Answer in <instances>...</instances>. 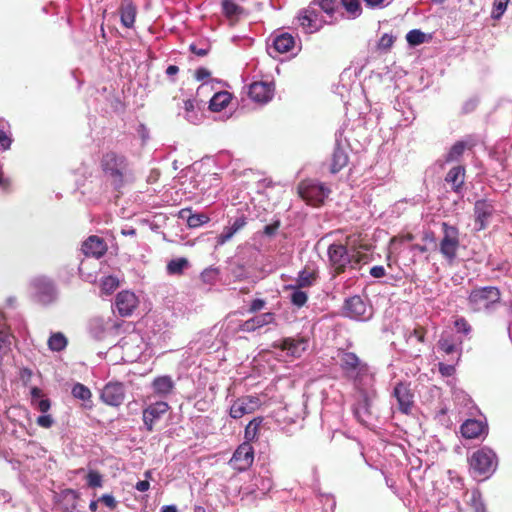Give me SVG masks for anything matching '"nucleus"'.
<instances>
[{"instance_id":"1","label":"nucleus","mask_w":512,"mask_h":512,"mask_svg":"<svg viewBox=\"0 0 512 512\" xmlns=\"http://www.w3.org/2000/svg\"><path fill=\"white\" fill-rule=\"evenodd\" d=\"M100 169L111 187L120 192L132 177V166L128 157L115 150L104 152L99 161Z\"/></svg>"},{"instance_id":"2","label":"nucleus","mask_w":512,"mask_h":512,"mask_svg":"<svg viewBox=\"0 0 512 512\" xmlns=\"http://www.w3.org/2000/svg\"><path fill=\"white\" fill-rule=\"evenodd\" d=\"M328 257L331 267L334 269L335 274L343 273L347 266L355 269L361 263H367L369 257L365 253L353 251L349 254L346 246L342 244H331L328 248Z\"/></svg>"},{"instance_id":"3","label":"nucleus","mask_w":512,"mask_h":512,"mask_svg":"<svg viewBox=\"0 0 512 512\" xmlns=\"http://www.w3.org/2000/svg\"><path fill=\"white\" fill-rule=\"evenodd\" d=\"M468 463L472 475L486 479L497 467V456L492 449L483 447L472 453Z\"/></svg>"},{"instance_id":"4","label":"nucleus","mask_w":512,"mask_h":512,"mask_svg":"<svg viewBox=\"0 0 512 512\" xmlns=\"http://www.w3.org/2000/svg\"><path fill=\"white\" fill-rule=\"evenodd\" d=\"M441 230L442 238L439 242V252L449 264H453L460 247L459 229L447 222H442Z\"/></svg>"},{"instance_id":"5","label":"nucleus","mask_w":512,"mask_h":512,"mask_svg":"<svg viewBox=\"0 0 512 512\" xmlns=\"http://www.w3.org/2000/svg\"><path fill=\"white\" fill-rule=\"evenodd\" d=\"M501 300V292L497 287L486 286L473 289L468 296L470 308L479 312L491 308Z\"/></svg>"},{"instance_id":"6","label":"nucleus","mask_w":512,"mask_h":512,"mask_svg":"<svg viewBox=\"0 0 512 512\" xmlns=\"http://www.w3.org/2000/svg\"><path fill=\"white\" fill-rule=\"evenodd\" d=\"M297 190L299 196L312 206L322 205L330 193V189L323 183L312 179L301 181Z\"/></svg>"},{"instance_id":"7","label":"nucleus","mask_w":512,"mask_h":512,"mask_svg":"<svg viewBox=\"0 0 512 512\" xmlns=\"http://www.w3.org/2000/svg\"><path fill=\"white\" fill-rule=\"evenodd\" d=\"M338 357L340 368L346 378L356 380L367 373V364L361 361L354 352L341 350Z\"/></svg>"},{"instance_id":"8","label":"nucleus","mask_w":512,"mask_h":512,"mask_svg":"<svg viewBox=\"0 0 512 512\" xmlns=\"http://www.w3.org/2000/svg\"><path fill=\"white\" fill-rule=\"evenodd\" d=\"M298 21L307 33L317 32L327 23L320 15L317 7L313 6L312 2L307 8L299 12Z\"/></svg>"},{"instance_id":"9","label":"nucleus","mask_w":512,"mask_h":512,"mask_svg":"<svg viewBox=\"0 0 512 512\" xmlns=\"http://www.w3.org/2000/svg\"><path fill=\"white\" fill-rule=\"evenodd\" d=\"M393 396L398 403V409L403 414H410L414 407V391L410 382L401 381L396 383L393 389Z\"/></svg>"},{"instance_id":"10","label":"nucleus","mask_w":512,"mask_h":512,"mask_svg":"<svg viewBox=\"0 0 512 512\" xmlns=\"http://www.w3.org/2000/svg\"><path fill=\"white\" fill-rule=\"evenodd\" d=\"M254 462V449L248 442L240 444L232 455L229 465L239 471L248 470Z\"/></svg>"},{"instance_id":"11","label":"nucleus","mask_w":512,"mask_h":512,"mask_svg":"<svg viewBox=\"0 0 512 512\" xmlns=\"http://www.w3.org/2000/svg\"><path fill=\"white\" fill-rule=\"evenodd\" d=\"M170 406L165 401H157L148 405L142 412L144 426L148 432L154 430L155 424L165 415Z\"/></svg>"},{"instance_id":"12","label":"nucleus","mask_w":512,"mask_h":512,"mask_svg":"<svg viewBox=\"0 0 512 512\" xmlns=\"http://www.w3.org/2000/svg\"><path fill=\"white\" fill-rule=\"evenodd\" d=\"M495 211L496 210L492 201L482 199L475 202L474 216L475 227L477 231L484 230L488 227Z\"/></svg>"},{"instance_id":"13","label":"nucleus","mask_w":512,"mask_h":512,"mask_svg":"<svg viewBox=\"0 0 512 512\" xmlns=\"http://www.w3.org/2000/svg\"><path fill=\"white\" fill-rule=\"evenodd\" d=\"M260 406V399L256 396H243L236 399L230 407L229 414L234 419H240L251 414Z\"/></svg>"},{"instance_id":"14","label":"nucleus","mask_w":512,"mask_h":512,"mask_svg":"<svg viewBox=\"0 0 512 512\" xmlns=\"http://www.w3.org/2000/svg\"><path fill=\"white\" fill-rule=\"evenodd\" d=\"M343 315L352 319H368L371 315L366 303L358 296H352L345 300Z\"/></svg>"},{"instance_id":"15","label":"nucleus","mask_w":512,"mask_h":512,"mask_svg":"<svg viewBox=\"0 0 512 512\" xmlns=\"http://www.w3.org/2000/svg\"><path fill=\"white\" fill-rule=\"evenodd\" d=\"M100 398L109 406H120L125 398L124 385L120 382L107 383L101 392Z\"/></svg>"},{"instance_id":"16","label":"nucleus","mask_w":512,"mask_h":512,"mask_svg":"<svg viewBox=\"0 0 512 512\" xmlns=\"http://www.w3.org/2000/svg\"><path fill=\"white\" fill-rule=\"evenodd\" d=\"M138 298L137 296L127 290H123L116 295L115 298V307L122 317L131 316L134 310L138 307Z\"/></svg>"},{"instance_id":"17","label":"nucleus","mask_w":512,"mask_h":512,"mask_svg":"<svg viewBox=\"0 0 512 512\" xmlns=\"http://www.w3.org/2000/svg\"><path fill=\"white\" fill-rule=\"evenodd\" d=\"M107 244L103 238L91 235L82 243V252L87 257H94L99 259L103 257L107 252Z\"/></svg>"},{"instance_id":"18","label":"nucleus","mask_w":512,"mask_h":512,"mask_svg":"<svg viewBox=\"0 0 512 512\" xmlns=\"http://www.w3.org/2000/svg\"><path fill=\"white\" fill-rule=\"evenodd\" d=\"M275 87L268 82H254L249 87V96L259 103H267L274 95Z\"/></svg>"},{"instance_id":"19","label":"nucleus","mask_w":512,"mask_h":512,"mask_svg":"<svg viewBox=\"0 0 512 512\" xmlns=\"http://www.w3.org/2000/svg\"><path fill=\"white\" fill-rule=\"evenodd\" d=\"M460 432L465 439H476L488 433V426L477 419H467L460 427Z\"/></svg>"},{"instance_id":"20","label":"nucleus","mask_w":512,"mask_h":512,"mask_svg":"<svg viewBox=\"0 0 512 512\" xmlns=\"http://www.w3.org/2000/svg\"><path fill=\"white\" fill-rule=\"evenodd\" d=\"M466 168L463 165L452 167L445 176V182L451 186V190L457 194L464 188Z\"/></svg>"},{"instance_id":"21","label":"nucleus","mask_w":512,"mask_h":512,"mask_svg":"<svg viewBox=\"0 0 512 512\" xmlns=\"http://www.w3.org/2000/svg\"><path fill=\"white\" fill-rule=\"evenodd\" d=\"M275 320L274 313L266 312L257 316H254L244 322H242L239 326V330L244 332H253L261 327L269 325L273 323Z\"/></svg>"},{"instance_id":"22","label":"nucleus","mask_w":512,"mask_h":512,"mask_svg":"<svg viewBox=\"0 0 512 512\" xmlns=\"http://www.w3.org/2000/svg\"><path fill=\"white\" fill-rule=\"evenodd\" d=\"M306 340L304 338H284L279 344H274L273 347L279 348L283 351H288L294 357H300L301 353L306 349Z\"/></svg>"},{"instance_id":"23","label":"nucleus","mask_w":512,"mask_h":512,"mask_svg":"<svg viewBox=\"0 0 512 512\" xmlns=\"http://www.w3.org/2000/svg\"><path fill=\"white\" fill-rule=\"evenodd\" d=\"M119 13L121 24L126 28H132L134 26L137 15V6L133 3V1L122 0L119 7Z\"/></svg>"},{"instance_id":"24","label":"nucleus","mask_w":512,"mask_h":512,"mask_svg":"<svg viewBox=\"0 0 512 512\" xmlns=\"http://www.w3.org/2000/svg\"><path fill=\"white\" fill-rule=\"evenodd\" d=\"M154 393L160 397L171 394L175 388L173 379L168 375L158 376L151 383Z\"/></svg>"},{"instance_id":"25","label":"nucleus","mask_w":512,"mask_h":512,"mask_svg":"<svg viewBox=\"0 0 512 512\" xmlns=\"http://www.w3.org/2000/svg\"><path fill=\"white\" fill-rule=\"evenodd\" d=\"M179 218L185 219L189 228H198L210 221L205 213H192L190 208L181 209Z\"/></svg>"},{"instance_id":"26","label":"nucleus","mask_w":512,"mask_h":512,"mask_svg":"<svg viewBox=\"0 0 512 512\" xmlns=\"http://www.w3.org/2000/svg\"><path fill=\"white\" fill-rule=\"evenodd\" d=\"M475 143L472 140H461L455 142L448 153L445 155V163L458 161L466 149H472Z\"/></svg>"},{"instance_id":"27","label":"nucleus","mask_w":512,"mask_h":512,"mask_svg":"<svg viewBox=\"0 0 512 512\" xmlns=\"http://www.w3.org/2000/svg\"><path fill=\"white\" fill-rule=\"evenodd\" d=\"M318 274L315 269L306 266L301 270L296 279L295 285H288L286 288H306L312 286L317 280Z\"/></svg>"},{"instance_id":"28","label":"nucleus","mask_w":512,"mask_h":512,"mask_svg":"<svg viewBox=\"0 0 512 512\" xmlns=\"http://www.w3.org/2000/svg\"><path fill=\"white\" fill-rule=\"evenodd\" d=\"M349 157L347 152L339 145H337L332 154L330 165V172L335 174L347 166Z\"/></svg>"},{"instance_id":"29","label":"nucleus","mask_w":512,"mask_h":512,"mask_svg":"<svg viewBox=\"0 0 512 512\" xmlns=\"http://www.w3.org/2000/svg\"><path fill=\"white\" fill-rule=\"evenodd\" d=\"M295 46V39L290 33H282L273 39V48L278 53H287Z\"/></svg>"},{"instance_id":"30","label":"nucleus","mask_w":512,"mask_h":512,"mask_svg":"<svg viewBox=\"0 0 512 512\" xmlns=\"http://www.w3.org/2000/svg\"><path fill=\"white\" fill-rule=\"evenodd\" d=\"M231 100L232 95L228 91L217 92L209 102V109L213 112H220L229 105Z\"/></svg>"},{"instance_id":"31","label":"nucleus","mask_w":512,"mask_h":512,"mask_svg":"<svg viewBox=\"0 0 512 512\" xmlns=\"http://www.w3.org/2000/svg\"><path fill=\"white\" fill-rule=\"evenodd\" d=\"M199 107L196 99H187L184 101L185 119L190 123L197 124L200 122Z\"/></svg>"},{"instance_id":"32","label":"nucleus","mask_w":512,"mask_h":512,"mask_svg":"<svg viewBox=\"0 0 512 512\" xmlns=\"http://www.w3.org/2000/svg\"><path fill=\"white\" fill-rule=\"evenodd\" d=\"M71 393L74 398L84 402L85 407L92 406V393L90 389L82 383H75L72 387Z\"/></svg>"},{"instance_id":"33","label":"nucleus","mask_w":512,"mask_h":512,"mask_svg":"<svg viewBox=\"0 0 512 512\" xmlns=\"http://www.w3.org/2000/svg\"><path fill=\"white\" fill-rule=\"evenodd\" d=\"M262 422V417H256L247 424L244 431L245 442L250 443L258 439L259 430Z\"/></svg>"},{"instance_id":"34","label":"nucleus","mask_w":512,"mask_h":512,"mask_svg":"<svg viewBox=\"0 0 512 512\" xmlns=\"http://www.w3.org/2000/svg\"><path fill=\"white\" fill-rule=\"evenodd\" d=\"M370 400L365 395L361 401L354 407L353 412L357 420L364 424L367 423V417L370 415Z\"/></svg>"},{"instance_id":"35","label":"nucleus","mask_w":512,"mask_h":512,"mask_svg":"<svg viewBox=\"0 0 512 512\" xmlns=\"http://www.w3.org/2000/svg\"><path fill=\"white\" fill-rule=\"evenodd\" d=\"M221 5L223 14L230 20L237 19L244 12V9L233 0H222Z\"/></svg>"},{"instance_id":"36","label":"nucleus","mask_w":512,"mask_h":512,"mask_svg":"<svg viewBox=\"0 0 512 512\" xmlns=\"http://www.w3.org/2000/svg\"><path fill=\"white\" fill-rule=\"evenodd\" d=\"M47 344L51 351L60 352L67 347L68 340L63 333L55 332L51 334Z\"/></svg>"},{"instance_id":"37","label":"nucleus","mask_w":512,"mask_h":512,"mask_svg":"<svg viewBox=\"0 0 512 512\" xmlns=\"http://www.w3.org/2000/svg\"><path fill=\"white\" fill-rule=\"evenodd\" d=\"M35 287L43 300H51L54 295V286L50 281L38 280Z\"/></svg>"},{"instance_id":"38","label":"nucleus","mask_w":512,"mask_h":512,"mask_svg":"<svg viewBox=\"0 0 512 512\" xmlns=\"http://www.w3.org/2000/svg\"><path fill=\"white\" fill-rule=\"evenodd\" d=\"M119 279L115 276L109 275L101 279V291L106 294H112L119 287Z\"/></svg>"},{"instance_id":"39","label":"nucleus","mask_w":512,"mask_h":512,"mask_svg":"<svg viewBox=\"0 0 512 512\" xmlns=\"http://www.w3.org/2000/svg\"><path fill=\"white\" fill-rule=\"evenodd\" d=\"M312 4L326 13L329 17H333L338 8L336 0H313Z\"/></svg>"},{"instance_id":"40","label":"nucleus","mask_w":512,"mask_h":512,"mask_svg":"<svg viewBox=\"0 0 512 512\" xmlns=\"http://www.w3.org/2000/svg\"><path fill=\"white\" fill-rule=\"evenodd\" d=\"M12 338L13 336L6 328L0 329V361L10 351Z\"/></svg>"},{"instance_id":"41","label":"nucleus","mask_w":512,"mask_h":512,"mask_svg":"<svg viewBox=\"0 0 512 512\" xmlns=\"http://www.w3.org/2000/svg\"><path fill=\"white\" fill-rule=\"evenodd\" d=\"M187 266L188 260L186 258L173 259L167 264V272L171 275H180Z\"/></svg>"},{"instance_id":"42","label":"nucleus","mask_w":512,"mask_h":512,"mask_svg":"<svg viewBox=\"0 0 512 512\" xmlns=\"http://www.w3.org/2000/svg\"><path fill=\"white\" fill-rule=\"evenodd\" d=\"M293 290L290 300L291 303L297 307H302L306 304L308 300V295L306 292L302 291L301 288H290Z\"/></svg>"},{"instance_id":"43","label":"nucleus","mask_w":512,"mask_h":512,"mask_svg":"<svg viewBox=\"0 0 512 512\" xmlns=\"http://www.w3.org/2000/svg\"><path fill=\"white\" fill-rule=\"evenodd\" d=\"M407 42L412 46H417L425 42L426 35L420 30L414 29L407 33Z\"/></svg>"},{"instance_id":"44","label":"nucleus","mask_w":512,"mask_h":512,"mask_svg":"<svg viewBox=\"0 0 512 512\" xmlns=\"http://www.w3.org/2000/svg\"><path fill=\"white\" fill-rule=\"evenodd\" d=\"M340 1H341L342 6L345 8V10L352 16L356 17L361 14L362 9H361L359 0H340Z\"/></svg>"},{"instance_id":"45","label":"nucleus","mask_w":512,"mask_h":512,"mask_svg":"<svg viewBox=\"0 0 512 512\" xmlns=\"http://www.w3.org/2000/svg\"><path fill=\"white\" fill-rule=\"evenodd\" d=\"M87 484L89 487L97 488L102 486V476L97 471H90L87 474Z\"/></svg>"},{"instance_id":"46","label":"nucleus","mask_w":512,"mask_h":512,"mask_svg":"<svg viewBox=\"0 0 512 512\" xmlns=\"http://www.w3.org/2000/svg\"><path fill=\"white\" fill-rule=\"evenodd\" d=\"M218 276V270L215 268H207L201 273V280L206 284H213Z\"/></svg>"},{"instance_id":"47","label":"nucleus","mask_w":512,"mask_h":512,"mask_svg":"<svg viewBox=\"0 0 512 512\" xmlns=\"http://www.w3.org/2000/svg\"><path fill=\"white\" fill-rule=\"evenodd\" d=\"M236 234L235 231L231 228V226H227L223 229V232L217 236L216 243L218 246H221L225 244L227 241H229L234 235Z\"/></svg>"},{"instance_id":"48","label":"nucleus","mask_w":512,"mask_h":512,"mask_svg":"<svg viewBox=\"0 0 512 512\" xmlns=\"http://www.w3.org/2000/svg\"><path fill=\"white\" fill-rule=\"evenodd\" d=\"M509 0H495L492 17L498 19L504 13Z\"/></svg>"},{"instance_id":"49","label":"nucleus","mask_w":512,"mask_h":512,"mask_svg":"<svg viewBox=\"0 0 512 512\" xmlns=\"http://www.w3.org/2000/svg\"><path fill=\"white\" fill-rule=\"evenodd\" d=\"M439 348L446 354H452L455 351V344L449 338H441L438 342Z\"/></svg>"},{"instance_id":"50","label":"nucleus","mask_w":512,"mask_h":512,"mask_svg":"<svg viewBox=\"0 0 512 512\" xmlns=\"http://www.w3.org/2000/svg\"><path fill=\"white\" fill-rule=\"evenodd\" d=\"M36 423L38 426L48 429L52 427V425L54 424V419L52 418L51 415L43 413V415L37 417Z\"/></svg>"},{"instance_id":"51","label":"nucleus","mask_w":512,"mask_h":512,"mask_svg":"<svg viewBox=\"0 0 512 512\" xmlns=\"http://www.w3.org/2000/svg\"><path fill=\"white\" fill-rule=\"evenodd\" d=\"M454 325H455V328L457 329L458 332H462L464 334H468L471 331L470 324L463 317L456 319L455 322H454Z\"/></svg>"},{"instance_id":"52","label":"nucleus","mask_w":512,"mask_h":512,"mask_svg":"<svg viewBox=\"0 0 512 512\" xmlns=\"http://www.w3.org/2000/svg\"><path fill=\"white\" fill-rule=\"evenodd\" d=\"M98 501L102 502L105 506H107L111 510H114L117 507V501H116L115 497L111 494L102 495Z\"/></svg>"},{"instance_id":"53","label":"nucleus","mask_w":512,"mask_h":512,"mask_svg":"<svg viewBox=\"0 0 512 512\" xmlns=\"http://www.w3.org/2000/svg\"><path fill=\"white\" fill-rule=\"evenodd\" d=\"M39 412L47 413L51 408V401L48 398L40 399L36 401V404H32Z\"/></svg>"},{"instance_id":"54","label":"nucleus","mask_w":512,"mask_h":512,"mask_svg":"<svg viewBox=\"0 0 512 512\" xmlns=\"http://www.w3.org/2000/svg\"><path fill=\"white\" fill-rule=\"evenodd\" d=\"M12 144V138L4 130L0 129V150H8Z\"/></svg>"},{"instance_id":"55","label":"nucleus","mask_w":512,"mask_h":512,"mask_svg":"<svg viewBox=\"0 0 512 512\" xmlns=\"http://www.w3.org/2000/svg\"><path fill=\"white\" fill-rule=\"evenodd\" d=\"M281 225V222L280 220H275L273 223L269 224V225H266L263 229V233L266 235V236H269V237H272L274 236L279 227Z\"/></svg>"},{"instance_id":"56","label":"nucleus","mask_w":512,"mask_h":512,"mask_svg":"<svg viewBox=\"0 0 512 512\" xmlns=\"http://www.w3.org/2000/svg\"><path fill=\"white\" fill-rule=\"evenodd\" d=\"M247 225V218L245 215L237 217L234 222L230 225L233 231L236 233L242 230Z\"/></svg>"},{"instance_id":"57","label":"nucleus","mask_w":512,"mask_h":512,"mask_svg":"<svg viewBox=\"0 0 512 512\" xmlns=\"http://www.w3.org/2000/svg\"><path fill=\"white\" fill-rule=\"evenodd\" d=\"M427 330L422 326H417L413 329L411 336H414L420 343H423L425 340Z\"/></svg>"},{"instance_id":"58","label":"nucleus","mask_w":512,"mask_h":512,"mask_svg":"<svg viewBox=\"0 0 512 512\" xmlns=\"http://www.w3.org/2000/svg\"><path fill=\"white\" fill-rule=\"evenodd\" d=\"M265 305H266V302L263 299H254L251 302L248 311L250 313L258 312L261 309H263L265 307Z\"/></svg>"},{"instance_id":"59","label":"nucleus","mask_w":512,"mask_h":512,"mask_svg":"<svg viewBox=\"0 0 512 512\" xmlns=\"http://www.w3.org/2000/svg\"><path fill=\"white\" fill-rule=\"evenodd\" d=\"M439 372L446 377L452 376L455 372V367L452 365H446L444 363H439Z\"/></svg>"},{"instance_id":"60","label":"nucleus","mask_w":512,"mask_h":512,"mask_svg":"<svg viewBox=\"0 0 512 512\" xmlns=\"http://www.w3.org/2000/svg\"><path fill=\"white\" fill-rule=\"evenodd\" d=\"M210 75H211V72L208 69L204 68V67L198 68L195 71V78L198 81H203V80L209 78Z\"/></svg>"},{"instance_id":"61","label":"nucleus","mask_w":512,"mask_h":512,"mask_svg":"<svg viewBox=\"0 0 512 512\" xmlns=\"http://www.w3.org/2000/svg\"><path fill=\"white\" fill-rule=\"evenodd\" d=\"M393 43H394L393 37L388 34H384L379 41V46L382 48L388 49L393 45Z\"/></svg>"},{"instance_id":"62","label":"nucleus","mask_w":512,"mask_h":512,"mask_svg":"<svg viewBox=\"0 0 512 512\" xmlns=\"http://www.w3.org/2000/svg\"><path fill=\"white\" fill-rule=\"evenodd\" d=\"M43 391L38 387L31 389V404H36V401L43 399Z\"/></svg>"},{"instance_id":"63","label":"nucleus","mask_w":512,"mask_h":512,"mask_svg":"<svg viewBox=\"0 0 512 512\" xmlns=\"http://www.w3.org/2000/svg\"><path fill=\"white\" fill-rule=\"evenodd\" d=\"M370 274L374 278H381V277L385 276L386 272H385V269L383 266H373L370 269Z\"/></svg>"},{"instance_id":"64","label":"nucleus","mask_w":512,"mask_h":512,"mask_svg":"<svg viewBox=\"0 0 512 512\" xmlns=\"http://www.w3.org/2000/svg\"><path fill=\"white\" fill-rule=\"evenodd\" d=\"M190 51L197 56L203 57L208 54L209 49L208 48H198L195 44H191Z\"/></svg>"}]
</instances>
